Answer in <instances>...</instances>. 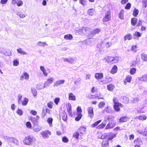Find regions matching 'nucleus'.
<instances>
[{
    "label": "nucleus",
    "mask_w": 147,
    "mask_h": 147,
    "mask_svg": "<svg viewBox=\"0 0 147 147\" xmlns=\"http://www.w3.org/2000/svg\"><path fill=\"white\" fill-rule=\"evenodd\" d=\"M132 38V36L130 34H128L124 36V39L125 40H130Z\"/></svg>",
    "instance_id": "a878e982"
},
{
    "label": "nucleus",
    "mask_w": 147,
    "mask_h": 147,
    "mask_svg": "<svg viewBox=\"0 0 147 147\" xmlns=\"http://www.w3.org/2000/svg\"><path fill=\"white\" fill-rule=\"evenodd\" d=\"M132 79V77L130 75L127 76L124 81V82L126 84L127 82H130Z\"/></svg>",
    "instance_id": "412c9836"
},
{
    "label": "nucleus",
    "mask_w": 147,
    "mask_h": 147,
    "mask_svg": "<svg viewBox=\"0 0 147 147\" xmlns=\"http://www.w3.org/2000/svg\"><path fill=\"white\" fill-rule=\"evenodd\" d=\"M116 137V134H114L112 132H110L108 134H102L100 138L101 139L107 138L108 141L112 140L113 139Z\"/></svg>",
    "instance_id": "7ed1b4c3"
},
{
    "label": "nucleus",
    "mask_w": 147,
    "mask_h": 147,
    "mask_svg": "<svg viewBox=\"0 0 147 147\" xmlns=\"http://www.w3.org/2000/svg\"><path fill=\"white\" fill-rule=\"evenodd\" d=\"M87 2L86 0H79V3L84 6L86 5V3Z\"/></svg>",
    "instance_id": "09e8293b"
},
{
    "label": "nucleus",
    "mask_w": 147,
    "mask_h": 147,
    "mask_svg": "<svg viewBox=\"0 0 147 147\" xmlns=\"http://www.w3.org/2000/svg\"><path fill=\"white\" fill-rule=\"evenodd\" d=\"M29 78V74L26 72L23 73L22 75L20 76V80H23L24 79L28 80Z\"/></svg>",
    "instance_id": "9b49d317"
},
{
    "label": "nucleus",
    "mask_w": 147,
    "mask_h": 147,
    "mask_svg": "<svg viewBox=\"0 0 147 147\" xmlns=\"http://www.w3.org/2000/svg\"><path fill=\"white\" fill-rule=\"evenodd\" d=\"M19 63V62L17 59H15L13 61V65L14 66H17L18 65Z\"/></svg>",
    "instance_id": "e2e57ef3"
},
{
    "label": "nucleus",
    "mask_w": 147,
    "mask_h": 147,
    "mask_svg": "<svg viewBox=\"0 0 147 147\" xmlns=\"http://www.w3.org/2000/svg\"><path fill=\"white\" fill-rule=\"evenodd\" d=\"M64 61L65 62H67L70 63H73L74 62L73 59L71 57L65 58L64 59Z\"/></svg>",
    "instance_id": "bb28decb"
},
{
    "label": "nucleus",
    "mask_w": 147,
    "mask_h": 147,
    "mask_svg": "<svg viewBox=\"0 0 147 147\" xmlns=\"http://www.w3.org/2000/svg\"><path fill=\"white\" fill-rule=\"evenodd\" d=\"M53 78L52 77L48 78L46 81V83L47 84H52L53 81Z\"/></svg>",
    "instance_id": "72a5a7b5"
},
{
    "label": "nucleus",
    "mask_w": 147,
    "mask_h": 147,
    "mask_svg": "<svg viewBox=\"0 0 147 147\" xmlns=\"http://www.w3.org/2000/svg\"><path fill=\"white\" fill-rule=\"evenodd\" d=\"M40 70L42 71L44 74L45 76L47 75V73L46 72V70L44 67L43 66H41L40 67Z\"/></svg>",
    "instance_id": "c03bdc74"
},
{
    "label": "nucleus",
    "mask_w": 147,
    "mask_h": 147,
    "mask_svg": "<svg viewBox=\"0 0 147 147\" xmlns=\"http://www.w3.org/2000/svg\"><path fill=\"white\" fill-rule=\"evenodd\" d=\"M73 38L72 35L70 34L65 35L64 36V38L66 40H71Z\"/></svg>",
    "instance_id": "473e14b6"
},
{
    "label": "nucleus",
    "mask_w": 147,
    "mask_h": 147,
    "mask_svg": "<svg viewBox=\"0 0 147 147\" xmlns=\"http://www.w3.org/2000/svg\"><path fill=\"white\" fill-rule=\"evenodd\" d=\"M62 141L64 143H67L68 141V139L65 136H64L62 138Z\"/></svg>",
    "instance_id": "bf43d9fd"
},
{
    "label": "nucleus",
    "mask_w": 147,
    "mask_h": 147,
    "mask_svg": "<svg viewBox=\"0 0 147 147\" xmlns=\"http://www.w3.org/2000/svg\"><path fill=\"white\" fill-rule=\"evenodd\" d=\"M28 101V100L27 98H24L23 100L21 102L22 105L24 106L27 104Z\"/></svg>",
    "instance_id": "f704fd0d"
},
{
    "label": "nucleus",
    "mask_w": 147,
    "mask_h": 147,
    "mask_svg": "<svg viewBox=\"0 0 147 147\" xmlns=\"http://www.w3.org/2000/svg\"><path fill=\"white\" fill-rule=\"evenodd\" d=\"M77 114H82V110L81 107L78 106L77 108Z\"/></svg>",
    "instance_id": "052dcab7"
},
{
    "label": "nucleus",
    "mask_w": 147,
    "mask_h": 147,
    "mask_svg": "<svg viewBox=\"0 0 147 147\" xmlns=\"http://www.w3.org/2000/svg\"><path fill=\"white\" fill-rule=\"evenodd\" d=\"M140 80L142 81H147V74H144L140 78Z\"/></svg>",
    "instance_id": "cd10ccee"
},
{
    "label": "nucleus",
    "mask_w": 147,
    "mask_h": 147,
    "mask_svg": "<svg viewBox=\"0 0 147 147\" xmlns=\"http://www.w3.org/2000/svg\"><path fill=\"white\" fill-rule=\"evenodd\" d=\"M117 70V67L116 65H115L111 69L110 72L112 74H114L116 73Z\"/></svg>",
    "instance_id": "b1692460"
},
{
    "label": "nucleus",
    "mask_w": 147,
    "mask_h": 147,
    "mask_svg": "<svg viewBox=\"0 0 147 147\" xmlns=\"http://www.w3.org/2000/svg\"><path fill=\"white\" fill-rule=\"evenodd\" d=\"M30 113L32 115H36L37 114V112L34 110H32L30 112Z\"/></svg>",
    "instance_id": "774afa93"
},
{
    "label": "nucleus",
    "mask_w": 147,
    "mask_h": 147,
    "mask_svg": "<svg viewBox=\"0 0 147 147\" xmlns=\"http://www.w3.org/2000/svg\"><path fill=\"white\" fill-rule=\"evenodd\" d=\"M86 97L87 98L89 99H92L94 98H96L98 99H104V98L102 96L101 94L92 95L90 94H88L86 95Z\"/></svg>",
    "instance_id": "423d86ee"
},
{
    "label": "nucleus",
    "mask_w": 147,
    "mask_h": 147,
    "mask_svg": "<svg viewBox=\"0 0 147 147\" xmlns=\"http://www.w3.org/2000/svg\"><path fill=\"white\" fill-rule=\"evenodd\" d=\"M136 69L135 68H131L129 71L130 74L132 75L136 73Z\"/></svg>",
    "instance_id": "de8ad7c7"
},
{
    "label": "nucleus",
    "mask_w": 147,
    "mask_h": 147,
    "mask_svg": "<svg viewBox=\"0 0 147 147\" xmlns=\"http://www.w3.org/2000/svg\"><path fill=\"white\" fill-rule=\"evenodd\" d=\"M112 80L113 78L112 77L109 76H107L105 80V82L106 84H108L112 82Z\"/></svg>",
    "instance_id": "393cba45"
},
{
    "label": "nucleus",
    "mask_w": 147,
    "mask_h": 147,
    "mask_svg": "<svg viewBox=\"0 0 147 147\" xmlns=\"http://www.w3.org/2000/svg\"><path fill=\"white\" fill-rule=\"evenodd\" d=\"M53 102L50 101L47 103V106L49 108L52 109L53 108Z\"/></svg>",
    "instance_id": "864d4df0"
},
{
    "label": "nucleus",
    "mask_w": 147,
    "mask_h": 147,
    "mask_svg": "<svg viewBox=\"0 0 147 147\" xmlns=\"http://www.w3.org/2000/svg\"><path fill=\"white\" fill-rule=\"evenodd\" d=\"M111 11L110 10L107 11L105 13V16L102 19L103 22H107L111 20Z\"/></svg>",
    "instance_id": "0eeeda50"
},
{
    "label": "nucleus",
    "mask_w": 147,
    "mask_h": 147,
    "mask_svg": "<svg viewBox=\"0 0 147 147\" xmlns=\"http://www.w3.org/2000/svg\"><path fill=\"white\" fill-rule=\"evenodd\" d=\"M60 98H56L54 100V102L56 105H58V103L59 101Z\"/></svg>",
    "instance_id": "69168bd1"
},
{
    "label": "nucleus",
    "mask_w": 147,
    "mask_h": 147,
    "mask_svg": "<svg viewBox=\"0 0 147 147\" xmlns=\"http://www.w3.org/2000/svg\"><path fill=\"white\" fill-rule=\"evenodd\" d=\"M131 6V4L129 3H128L126 5L125 7V8L126 9H129L130 8Z\"/></svg>",
    "instance_id": "6e6d98bb"
},
{
    "label": "nucleus",
    "mask_w": 147,
    "mask_h": 147,
    "mask_svg": "<svg viewBox=\"0 0 147 147\" xmlns=\"http://www.w3.org/2000/svg\"><path fill=\"white\" fill-rule=\"evenodd\" d=\"M139 101V98L138 97H136L133 99L131 100L132 102L133 103H136Z\"/></svg>",
    "instance_id": "3c124183"
},
{
    "label": "nucleus",
    "mask_w": 147,
    "mask_h": 147,
    "mask_svg": "<svg viewBox=\"0 0 147 147\" xmlns=\"http://www.w3.org/2000/svg\"><path fill=\"white\" fill-rule=\"evenodd\" d=\"M111 108L109 106H107L103 110V111L110 113L111 111Z\"/></svg>",
    "instance_id": "37998d69"
},
{
    "label": "nucleus",
    "mask_w": 147,
    "mask_h": 147,
    "mask_svg": "<svg viewBox=\"0 0 147 147\" xmlns=\"http://www.w3.org/2000/svg\"><path fill=\"white\" fill-rule=\"evenodd\" d=\"M38 45L41 47H44L47 45L46 43L45 42H39L38 43Z\"/></svg>",
    "instance_id": "603ef678"
},
{
    "label": "nucleus",
    "mask_w": 147,
    "mask_h": 147,
    "mask_svg": "<svg viewBox=\"0 0 147 147\" xmlns=\"http://www.w3.org/2000/svg\"><path fill=\"white\" fill-rule=\"evenodd\" d=\"M107 61L108 63H110V64H113L114 63H116L117 62V60L114 59V57H108Z\"/></svg>",
    "instance_id": "ddd939ff"
},
{
    "label": "nucleus",
    "mask_w": 147,
    "mask_h": 147,
    "mask_svg": "<svg viewBox=\"0 0 147 147\" xmlns=\"http://www.w3.org/2000/svg\"><path fill=\"white\" fill-rule=\"evenodd\" d=\"M129 102V98L126 96H124L123 98V102L124 104H127Z\"/></svg>",
    "instance_id": "79ce46f5"
},
{
    "label": "nucleus",
    "mask_w": 147,
    "mask_h": 147,
    "mask_svg": "<svg viewBox=\"0 0 147 147\" xmlns=\"http://www.w3.org/2000/svg\"><path fill=\"white\" fill-rule=\"evenodd\" d=\"M87 117L88 118L92 119L94 117V108L92 106L88 107L87 109Z\"/></svg>",
    "instance_id": "39448f33"
},
{
    "label": "nucleus",
    "mask_w": 147,
    "mask_h": 147,
    "mask_svg": "<svg viewBox=\"0 0 147 147\" xmlns=\"http://www.w3.org/2000/svg\"><path fill=\"white\" fill-rule=\"evenodd\" d=\"M129 119V118L126 116H122L119 119V123L126 122L128 121Z\"/></svg>",
    "instance_id": "9d476101"
},
{
    "label": "nucleus",
    "mask_w": 147,
    "mask_h": 147,
    "mask_svg": "<svg viewBox=\"0 0 147 147\" xmlns=\"http://www.w3.org/2000/svg\"><path fill=\"white\" fill-rule=\"evenodd\" d=\"M105 103L104 101L100 102L98 104V107L100 109L103 108L105 105Z\"/></svg>",
    "instance_id": "2f4dec72"
},
{
    "label": "nucleus",
    "mask_w": 147,
    "mask_h": 147,
    "mask_svg": "<svg viewBox=\"0 0 147 147\" xmlns=\"http://www.w3.org/2000/svg\"><path fill=\"white\" fill-rule=\"evenodd\" d=\"M115 126V124L112 122H109L105 127V129H107L113 128Z\"/></svg>",
    "instance_id": "f3484780"
},
{
    "label": "nucleus",
    "mask_w": 147,
    "mask_h": 147,
    "mask_svg": "<svg viewBox=\"0 0 147 147\" xmlns=\"http://www.w3.org/2000/svg\"><path fill=\"white\" fill-rule=\"evenodd\" d=\"M35 141L36 139L34 137L28 136L25 138L23 142L26 145H30Z\"/></svg>",
    "instance_id": "20e7f679"
},
{
    "label": "nucleus",
    "mask_w": 147,
    "mask_h": 147,
    "mask_svg": "<svg viewBox=\"0 0 147 147\" xmlns=\"http://www.w3.org/2000/svg\"><path fill=\"white\" fill-rule=\"evenodd\" d=\"M82 116V114H77V116L75 118V120L77 121H78L80 120Z\"/></svg>",
    "instance_id": "c9c22d12"
},
{
    "label": "nucleus",
    "mask_w": 147,
    "mask_h": 147,
    "mask_svg": "<svg viewBox=\"0 0 147 147\" xmlns=\"http://www.w3.org/2000/svg\"><path fill=\"white\" fill-rule=\"evenodd\" d=\"M101 121L102 120H100L95 122L94 123L91 125V127H94L101 123Z\"/></svg>",
    "instance_id": "e433bc0d"
},
{
    "label": "nucleus",
    "mask_w": 147,
    "mask_h": 147,
    "mask_svg": "<svg viewBox=\"0 0 147 147\" xmlns=\"http://www.w3.org/2000/svg\"><path fill=\"white\" fill-rule=\"evenodd\" d=\"M22 97V95L19 94L18 96V104H21V100Z\"/></svg>",
    "instance_id": "13d9d810"
},
{
    "label": "nucleus",
    "mask_w": 147,
    "mask_h": 147,
    "mask_svg": "<svg viewBox=\"0 0 147 147\" xmlns=\"http://www.w3.org/2000/svg\"><path fill=\"white\" fill-rule=\"evenodd\" d=\"M136 118L139 120L144 121L146 119L147 116L144 115H141L136 117Z\"/></svg>",
    "instance_id": "5701e85b"
},
{
    "label": "nucleus",
    "mask_w": 147,
    "mask_h": 147,
    "mask_svg": "<svg viewBox=\"0 0 147 147\" xmlns=\"http://www.w3.org/2000/svg\"><path fill=\"white\" fill-rule=\"evenodd\" d=\"M17 113L18 114L20 115H21L23 114V112L21 109H19L18 110Z\"/></svg>",
    "instance_id": "338daca9"
},
{
    "label": "nucleus",
    "mask_w": 147,
    "mask_h": 147,
    "mask_svg": "<svg viewBox=\"0 0 147 147\" xmlns=\"http://www.w3.org/2000/svg\"><path fill=\"white\" fill-rule=\"evenodd\" d=\"M62 119L64 121H66L67 120V115L66 113L64 111L61 112V114Z\"/></svg>",
    "instance_id": "a211bd4d"
},
{
    "label": "nucleus",
    "mask_w": 147,
    "mask_h": 147,
    "mask_svg": "<svg viewBox=\"0 0 147 147\" xmlns=\"http://www.w3.org/2000/svg\"><path fill=\"white\" fill-rule=\"evenodd\" d=\"M64 80H59L56 81L54 84L53 86H59L63 84L64 82Z\"/></svg>",
    "instance_id": "2eb2a0df"
},
{
    "label": "nucleus",
    "mask_w": 147,
    "mask_h": 147,
    "mask_svg": "<svg viewBox=\"0 0 147 147\" xmlns=\"http://www.w3.org/2000/svg\"><path fill=\"white\" fill-rule=\"evenodd\" d=\"M124 10L123 9L121 10L119 14V17L121 19H124Z\"/></svg>",
    "instance_id": "c756f323"
},
{
    "label": "nucleus",
    "mask_w": 147,
    "mask_h": 147,
    "mask_svg": "<svg viewBox=\"0 0 147 147\" xmlns=\"http://www.w3.org/2000/svg\"><path fill=\"white\" fill-rule=\"evenodd\" d=\"M141 58L144 61H147V55L142 53L141 55Z\"/></svg>",
    "instance_id": "ea45409f"
},
{
    "label": "nucleus",
    "mask_w": 147,
    "mask_h": 147,
    "mask_svg": "<svg viewBox=\"0 0 147 147\" xmlns=\"http://www.w3.org/2000/svg\"><path fill=\"white\" fill-rule=\"evenodd\" d=\"M134 147H140L143 144V142L140 138H138L135 139L133 142Z\"/></svg>",
    "instance_id": "6e6552de"
},
{
    "label": "nucleus",
    "mask_w": 147,
    "mask_h": 147,
    "mask_svg": "<svg viewBox=\"0 0 147 147\" xmlns=\"http://www.w3.org/2000/svg\"><path fill=\"white\" fill-rule=\"evenodd\" d=\"M106 125V124L103 123H102L101 124L99 125L98 126V128L99 129H102L104 128Z\"/></svg>",
    "instance_id": "4d7b16f0"
},
{
    "label": "nucleus",
    "mask_w": 147,
    "mask_h": 147,
    "mask_svg": "<svg viewBox=\"0 0 147 147\" xmlns=\"http://www.w3.org/2000/svg\"><path fill=\"white\" fill-rule=\"evenodd\" d=\"M115 88V85L112 84H109L107 86V89L109 91H113Z\"/></svg>",
    "instance_id": "4be33fe9"
},
{
    "label": "nucleus",
    "mask_w": 147,
    "mask_h": 147,
    "mask_svg": "<svg viewBox=\"0 0 147 147\" xmlns=\"http://www.w3.org/2000/svg\"><path fill=\"white\" fill-rule=\"evenodd\" d=\"M53 119L51 117L48 118L47 120V123H49L50 126H51L52 124Z\"/></svg>",
    "instance_id": "49530a36"
},
{
    "label": "nucleus",
    "mask_w": 147,
    "mask_h": 147,
    "mask_svg": "<svg viewBox=\"0 0 147 147\" xmlns=\"http://www.w3.org/2000/svg\"><path fill=\"white\" fill-rule=\"evenodd\" d=\"M40 134L43 138H48L49 136L51 135V133L50 131L46 130L41 132Z\"/></svg>",
    "instance_id": "1a4fd4ad"
},
{
    "label": "nucleus",
    "mask_w": 147,
    "mask_h": 147,
    "mask_svg": "<svg viewBox=\"0 0 147 147\" xmlns=\"http://www.w3.org/2000/svg\"><path fill=\"white\" fill-rule=\"evenodd\" d=\"M86 130V128L83 127H80L76 132H75L73 134V137L78 139L79 138H82V136L85 133Z\"/></svg>",
    "instance_id": "f257e3e1"
},
{
    "label": "nucleus",
    "mask_w": 147,
    "mask_h": 147,
    "mask_svg": "<svg viewBox=\"0 0 147 147\" xmlns=\"http://www.w3.org/2000/svg\"><path fill=\"white\" fill-rule=\"evenodd\" d=\"M95 78L98 80H100L102 79L103 77V74L102 73H97L95 74Z\"/></svg>",
    "instance_id": "f8f14e48"
},
{
    "label": "nucleus",
    "mask_w": 147,
    "mask_h": 147,
    "mask_svg": "<svg viewBox=\"0 0 147 147\" xmlns=\"http://www.w3.org/2000/svg\"><path fill=\"white\" fill-rule=\"evenodd\" d=\"M31 92L34 96H36L37 94V92L35 89H32Z\"/></svg>",
    "instance_id": "5fc2aeb1"
},
{
    "label": "nucleus",
    "mask_w": 147,
    "mask_h": 147,
    "mask_svg": "<svg viewBox=\"0 0 147 147\" xmlns=\"http://www.w3.org/2000/svg\"><path fill=\"white\" fill-rule=\"evenodd\" d=\"M109 141L108 140H103L101 144L102 147H107L109 146Z\"/></svg>",
    "instance_id": "6ab92c4d"
},
{
    "label": "nucleus",
    "mask_w": 147,
    "mask_h": 147,
    "mask_svg": "<svg viewBox=\"0 0 147 147\" xmlns=\"http://www.w3.org/2000/svg\"><path fill=\"white\" fill-rule=\"evenodd\" d=\"M141 34L140 32L136 31L135 32L134 36H136L138 38L140 37L141 36Z\"/></svg>",
    "instance_id": "680f3d73"
},
{
    "label": "nucleus",
    "mask_w": 147,
    "mask_h": 147,
    "mask_svg": "<svg viewBox=\"0 0 147 147\" xmlns=\"http://www.w3.org/2000/svg\"><path fill=\"white\" fill-rule=\"evenodd\" d=\"M98 91V89L96 87L93 86L92 87L91 92L92 94L97 92Z\"/></svg>",
    "instance_id": "58836bf2"
},
{
    "label": "nucleus",
    "mask_w": 147,
    "mask_h": 147,
    "mask_svg": "<svg viewBox=\"0 0 147 147\" xmlns=\"http://www.w3.org/2000/svg\"><path fill=\"white\" fill-rule=\"evenodd\" d=\"M137 21L138 20L137 18H132L131 20V25L134 26H135Z\"/></svg>",
    "instance_id": "c85d7f7f"
},
{
    "label": "nucleus",
    "mask_w": 147,
    "mask_h": 147,
    "mask_svg": "<svg viewBox=\"0 0 147 147\" xmlns=\"http://www.w3.org/2000/svg\"><path fill=\"white\" fill-rule=\"evenodd\" d=\"M142 5L143 8H145L147 6V0H143L142 2Z\"/></svg>",
    "instance_id": "8fccbe9b"
},
{
    "label": "nucleus",
    "mask_w": 147,
    "mask_h": 147,
    "mask_svg": "<svg viewBox=\"0 0 147 147\" xmlns=\"http://www.w3.org/2000/svg\"><path fill=\"white\" fill-rule=\"evenodd\" d=\"M26 125L27 128H30L32 127L31 123L29 121H28L26 122Z\"/></svg>",
    "instance_id": "0e129e2a"
},
{
    "label": "nucleus",
    "mask_w": 147,
    "mask_h": 147,
    "mask_svg": "<svg viewBox=\"0 0 147 147\" xmlns=\"http://www.w3.org/2000/svg\"><path fill=\"white\" fill-rule=\"evenodd\" d=\"M101 31V30L99 28H96L93 30L92 32V34L94 35L96 34H98Z\"/></svg>",
    "instance_id": "7c9ffc66"
},
{
    "label": "nucleus",
    "mask_w": 147,
    "mask_h": 147,
    "mask_svg": "<svg viewBox=\"0 0 147 147\" xmlns=\"http://www.w3.org/2000/svg\"><path fill=\"white\" fill-rule=\"evenodd\" d=\"M18 52L22 55H25L27 54V53L25 52L22 50V49L19 48L17 49Z\"/></svg>",
    "instance_id": "4c0bfd02"
},
{
    "label": "nucleus",
    "mask_w": 147,
    "mask_h": 147,
    "mask_svg": "<svg viewBox=\"0 0 147 147\" xmlns=\"http://www.w3.org/2000/svg\"><path fill=\"white\" fill-rule=\"evenodd\" d=\"M94 9L93 8L89 9L88 11V13L90 15L92 16L94 14Z\"/></svg>",
    "instance_id": "a18cd8bd"
},
{
    "label": "nucleus",
    "mask_w": 147,
    "mask_h": 147,
    "mask_svg": "<svg viewBox=\"0 0 147 147\" xmlns=\"http://www.w3.org/2000/svg\"><path fill=\"white\" fill-rule=\"evenodd\" d=\"M67 111L69 114H71L72 113V108L71 104L69 103L67 104L66 105Z\"/></svg>",
    "instance_id": "4468645a"
},
{
    "label": "nucleus",
    "mask_w": 147,
    "mask_h": 147,
    "mask_svg": "<svg viewBox=\"0 0 147 147\" xmlns=\"http://www.w3.org/2000/svg\"><path fill=\"white\" fill-rule=\"evenodd\" d=\"M68 98L69 100L75 101L76 100V96L72 93H69Z\"/></svg>",
    "instance_id": "aec40b11"
},
{
    "label": "nucleus",
    "mask_w": 147,
    "mask_h": 147,
    "mask_svg": "<svg viewBox=\"0 0 147 147\" xmlns=\"http://www.w3.org/2000/svg\"><path fill=\"white\" fill-rule=\"evenodd\" d=\"M113 103L114 105L113 106V108L116 111L119 112L120 111V107H122L123 105L118 102V100L117 98H114L113 99Z\"/></svg>",
    "instance_id": "f03ea898"
},
{
    "label": "nucleus",
    "mask_w": 147,
    "mask_h": 147,
    "mask_svg": "<svg viewBox=\"0 0 147 147\" xmlns=\"http://www.w3.org/2000/svg\"><path fill=\"white\" fill-rule=\"evenodd\" d=\"M139 12V10L135 8L134 9L133 13V15L135 17L137 16Z\"/></svg>",
    "instance_id": "a19ab883"
},
{
    "label": "nucleus",
    "mask_w": 147,
    "mask_h": 147,
    "mask_svg": "<svg viewBox=\"0 0 147 147\" xmlns=\"http://www.w3.org/2000/svg\"><path fill=\"white\" fill-rule=\"evenodd\" d=\"M48 113L50 114V110L47 108H46L45 109H43L41 115L43 117H45L47 115V113Z\"/></svg>",
    "instance_id": "dca6fc26"
}]
</instances>
